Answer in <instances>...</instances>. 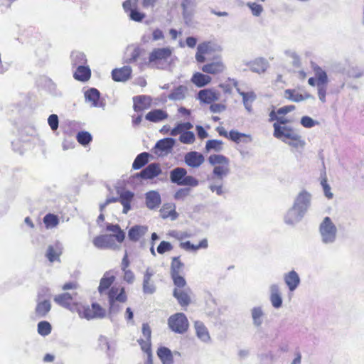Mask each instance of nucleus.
Here are the masks:
<instances>
[{
    "label": "nucleus",
    "instance_id": "f257e3e1",
    "mask_svg": "<svg viewBox=\"0 0 364 364\" xmlns=\"http://www.w3.org/2000/svg\"><path fill=\"white\" fill-rule=\"evenodd\" d=\"M173 63V49L170 47L154 48L149 53L147 65L154 69L165 70Z\"/></svg>",
    "mask_w": 364,
    "mask_h": 364
},
{
    "label": "nucleus",
    "instance_id": "f03ea898",
    "mask_svg": "<svg viewBox=\"0 0 364 364\" xmlns=\"http://www.w3.org/2000/svg\"><path fill=\"white\" fill-rule=\"evenodd\" d=\"M273 135L275 138L295 148L303 147L305 145V141L302 139L301 136L287 124L281 126L278 124H273Z\"/></svg>",
    "mask_w": 364,
    "mask_h": 364
},
{
    "label": "nucleus",
    "instance_id": "7ed1b4c3",
    "mask_svg": "<svg viewBox=\"0 0 364 364\" xmlns=\"http://www.w3.org/2000/svg\"><path fill=\"white\" fill-rule=\"evenodd\" d=\"M319 233L323 244L332 245L336 242L338 230L329 217H325L320 224Z\"/></svg>",
    "mask_w": 364,
    "mask_h": 364
},
{
    "label": "nucleus",
    "instance_id": "20e7f679",
    "mask_svg": "<svg viewBox=\"0 0 364 364\" xmlns=\"http://www.w3.org/2000/svg\"><path fill=\"white\" fill-rule=\"evenodd\" d=\"M114 283V272H107L101 279L98 291L101 295L107 294L110 309L114 306V287H111Z\"/></svg>",
    "mask_w": 364,
    "mask_h": 364
},
{
    "label": "nucleus",
    "instance_id": "39448f33",
    "mask_svg": "<svg viewBox=\"0 0 364 364\" xmlns=\"http://www.w3.org/2000/svg\"><path fill=\"white\" fill-rule=\"evenodd\" d=\"M295 109L296 107L293 105L284 106L279 108L277 110L273 109L269 114V122H274V124H278L279 126L289 124L291 120L287 118L285 115L295 110Z\"/></svg>",
    "mask_w": 364,
    "mask_h": 364
},
{
    "label": "nucleus",
    "instance_id": "423d86ee",
    "mask_svg": "<svg viewBox=\"0 0 364 364\" xmlns=\"http://www.w3.org/2000/svg\"><path fill=\"white\" fill-rule=\"evenodd\" d=\"M188 321L183 313H176L168 319V327L175 333H183L188 328Z\"/></svg>",
    "mask_w": 364,
    "mask_h": 364
},
{
    "label": "nucleus",
    "instance_id": "0eeeda50",
    "mask_svg": "<svg viewBox=\"0 0 364 364\" xmlns=\"http://www.w3.org/2000/svg\"><path fill=\"white\" fill-rule=\"evenodd\" d=\"M218 50H220V48L215 42L203 41L198 44L197 51L195 55L196 60L199 63H203L205 61V55H210Z\"/></svg>",
    "mask_w": 364,
    "mask_h": 364
},
{
    "label": "nucleus",
    "instance_id": "6e6552de",
    "mask_svg": "<svg viewBox=\"0 0 364 364\" xmlns=\"http://www.w3.org/2000/svg\"><path fill=\"white\" fill-rule=\"evenodd\" d=\"M216 132L220 136L225 137L235 143H248L252 141V137L249 134L240 133L236 130H231L228 132L224 127L219 126L216 128Z\"/></svg>",
    "mask_w": 364,
    "mask_h": 364
},
{
    "label": "nucleus",
    "instance_id": "1a4fd4ad",
    "mask_svg": "<svg viewBox=\"0 0 364 364\" xmlns=\"http://www.w3.org/2000/svg\"><path fill=\"white\" fill-rule=\"evenodd\" d=\"M138 1L139 0H126L123 3V8L132 21L142 22L146 18V14L139 9Z\"/></svg>",
    "mask_w": 364,
    "mask_h": 364
},
{
    "label": "nucleus",
    "instance_id": "9d476101",
    "mask_svg": "<svg viewBox=\"0 0 364 364\" xmlns=\"http://www.w3.org/2000/svg\"><path fill=\"white\" fill-rule=\"evenodd\" d=\"M175 142L173 138L160 139L152 149V152L158 157L166 156L168 154L171 153Z\"/></svg>",
    "mask_w": 364,
    "mask_h": 364
},
{
    "label": "nucleus",
    "instance_id": "9b49d317",
    "mask_svg": "<svg viewBox=\"0 0 364 364\" xmlns=\"http://www.w3.org/2000/svg\"><path fill=\"white\" fill-rule=\"evenodd\" d=\"M226 67L220 57H215L201 67V70L206 74L218 75L223 73Z\"/></svg>",
    "mask_w": 364,
    "mask_h": 364
},
{
    "label": "nucleus",
    "instance_id": "f8f14e48",
    "mask_svg": "<svg viewBox=\"0 0 364 364\" xmlns=\"http://www.w3.org/2000/svg\"><path fill=\"white\" fill-rule=\"evenodd\" d=\"M316 86L318 89V97L323 102H326V96L327 93L328 76L325 71L318 68L316 71Z\"/></svg>",
    "mask_w": 364,
    "mask_h": 364
},
{
    "label": "nucleus",
    "instance_id": "ddd939ff",
    "mask_svg": "<svg viewBox=\"0 0 364 364\" xmlns=\"http://www.w3.org/2000/svg\"><path fill=\"white\" fill-rule=\"evenodd\" d=\"M76 294H71L65 292L55 296L53 300L58 305L74 312L75 311V309H77V306L78 305L74 301V296Z\"/></svg>",
    "mask_w": 364,
    "mask_h": 364
},
{
    "label": "nucleus",
    "instance_id": "4468645a",
    "mask_svg": "<svg viewBox=\"0 0 364 364\" xmlns=\"http://www.w3.org/2000/svg\"><path fill=\"white\" fill-rule=\"evenodd\" d=\"M311 195L306 191H301L296 197L294 205L301 212L306 214L311 205Z\"/></svg>",
    "mask_w": 364,
    "mask_h": 364
},
{
    "label": "nucleus",
    "instance_id": "2eb2a0df",
    "mask_svg": "<svg viewBox=\"0 0 364 364\" xmlns=\"http://www.w3.org/2000/svg\"><path fill=\"white\" fill-rule=\"evenodd\" d=\"M119 198H115L123 206L122 213L126 214L131 209V203L134 198V193L127 190H118Z\"/></svg>",
    "mask_w": 364,
    "mask_h": 364
},
{
    "label": "nucleus",
    "instance_id": "dca6fc26",
    "mask_svg": "<svg viewBox=\"0 0 364 364\" xmlns=\"http://www.w3.org/2000/svg\"><path fill=\"white\" fill-rule=\"evenodd\" d=\"M114 202V196L109 197L105 203L100 204V210L101 213L98 216L97 219V223L98 225L102 228V231H109V232H114V224L112 223H104L105 220V215L103 214L104 208L106 207L107 205L113 203Z\"/></svg>",
    "mask_w": 364,
    "mask_h": 364
},
{
    "label": "nucleus",
    "instance_id": "f3484780",
    "mask_svg": "<svg viewBox=\"0 0 364 364\" xmlns=\"http://www.w3.org/2000/svg\"><path fill=\"white\" fill-rule=\"evenodd\" d=\"M191 290L189 287L185 289H174L173 296L181 306H187L191 303Z\"/></svg>",
    "mask_w": 364,
    "mask_h": 364
},
{
    "label": "nucleus",
    "instance_id": "a211bd4d",
    "mask_svg": "<svg viewBox=\"0 0 364 364\" xmlns=\"http://www.w3.org/2000/svg\"><path fill=\"white\" fill-rule=\"evenodd\" d=\"M154 271L148 267L144 273L143 279V292L146 294H152L156 291V286L151 280Z\"/></svg>",
    "mask_w": 364,
    "mask_h": 364
},
{
    "label": "nucleus",
    "instance_id": "6ab92c4d",
    "mask_svg": "<svg viewBox=\"0 0 364 364\" xmlns=\"http://www.w3.org/2000/svg\"><path fill=\"white\" fill-rule=\"evenodd\" d=\"M41 292H39L38 294L37 305L35 309V314L39 318L45 317L51 309L50 301L48 299L41 300Z\"/></svg>",
    "mask_w": 364,
    "mask_h": 364
},
{
    "label": "nucleus",
    "instance_id": "aec40b11",
    "mask_svg": "<svg viewBox=\"0 0 364 364\" xmlns=\"http://www.w3.org/2000/svg\"><path fill=\"white\" fill-rule=\"evenodd\" d=\"M220 95L213 89L201 90L198 93V99L200 102L205 104H212L213 102L219 100Z\"/></svg>",
    "mask_w": 364,
    "mask_h": 364
},
{
    "label": "nucleus",
    "instance_id": "412c9836",
    "mask_svg": "<svg viewBox=\"0 0 364 364\" xmlns=\"http://www.w3.org/2000/svg\"><path fill=\"white\" fill-rule=\"evenodd\" d=\"M284 280L290 291H295L301 282L298 273L294 270H291L284 274Z\"/></svg>",
    "mask_w": 364,
    "mask_h": 364
},
{
    "label": "nucleus",
    "instance_id": "4be33fe9",
    "mask_svg": "<svg viewBox=\"0 0 364 364\" xmlns=\"http://www.w3.org/2000/svg\"><path fill=\"white\" fill-rule=\"evenodd\" d=\"M62 254V247L60 243L56 242L54 245H48L45 256L51 263L60 262V257Z\"/></svg>",
    "mask_w": 364,
    "mask_h": 364
},
{
    "label": "nucleus",
    "instance_id": "5701e85b",
    "mask_svg": "<svg viewBox=\"0 0 364 364\" xmlns=\"http://www.w3.org/2000/svg\"><path fill=\"white\" fill-rule=\"evenodd\" d=\"M304 215V213L301 212L293 205L284 215V222L288 225H294L299 223L303 218Z\"/></svg>",
    "mask_w": 364,
    "mask_h": 364
},
{
    "label": "nucleus",
    "instance_id": "b1692460",
    "mask_svg": "<svg viewBox=\"0 0 364 364\" xmlns=\"http://www.w3.org/2000/svg\"><path fill=\"white\" fill-rule=\"evenodd\" d=\"M93 244L100 249L112 248L114 245V234L97 236L93 240Z\"/></svg>",
    "mask_w": 364,
    "mask_h": 364
},
{
    "label": "nucleus",
    "instance_id": "393cba45",
    "mask_svg": "<svg viewBox=\"0 0 364 364\" xmlns=\"http://www.w3.org/2000/svg\"><path fill=\"white\" fill-rule=\"evenodd\" d=\"M134 109L137 112H142L149 109L151 105V99L146 95L136 96L133 98Z\"/></svg>",
    "mask_w": 364,
    "mask_h": 364
},
{
    "label": "nucleus",
    "instance_id": "a878e982",
    "mask_svg": "<svg viewBox=\"0 0 364 364\" xmlns=\"http://www.w3.org/2000/svg\"><path fill=\"white\" fill-rule=\"evenodd\" d=\"M214 166L213 173L219 178H223L229 173L228 161H210Z\"/></svg>",
    "mask_w": 364,
    "mask_h": 364
},
{
    "label": "nucleus",
    "instance_id": "bb28decb",
    "mask_svg": "<svg viewBox=\"0 0 364 364\" xmlns=\"http://www.w3.org/2000/svg\"><path fill=\"white\" fill-rule=\"evenodd\" d=\"M270 289V301L272 306L275 309H279L282 306L283 300L279 291V287L277 284H272L269 287Z\"/></svg>",
    "mask_w": 364,
    "mask_h": 364
},
{
    "label": "nucleus",
    "instance_id": "cd10ccee",
    "mask_svg": "<svg viewBox=\"0 0 364 364\" xmlns=\"http://www.w3.org/2000/svg\"><path fill=\"white\" fill-rule=\"evenodd\" d=\"M191 81L196 87H202L210 84L212 81V78L208 75L200 72H196L193 74Z\"/></svg>",
    "mask_w": 364,
    "mask_h": 364
},
{
    "label": "nucleus",
    "instance_id": "c85d7f7f",
    "mask_svg": "<svg viewBox=\"0 0 364 364\" xmlns=\"http://www.w3.org/2000/svg\"><path fill=\"white\" fill-rule=\"evenodd\" d=\"M146 204L149 209L153 210L161 204L160 194L155 191H151L146 193Z\"/></svg>",
    "mask_w": 364,
    "mask_h": 364
},
{
    "label": "nucleus",
    "instance_id": "c756f323",
    "mask_svg": "<svg viewBox=\"0 0 364 364\" xmlns=\"http://www.w3.org/2000/svg\"><path fill=\"white\" fill-rule=\"evenodd\" d=\"M161 172V168L157 164H151L140 173V176L145 179H151Z\"/></svg>",
    "mask_w": 364,
    "mask_h": 364
},
{
    "label": "nucleus",
    "instance_id": "7c9ffc66",
    "mask_svg": "<svg viewBox=\"0 0 364 364\" xmlns=\"http://www.w3.org/2000/svg\"><path fill=\"white\" fill-rule=\"evenodd\" d=\"M194 327L197 337L203 342H208L210 340L208 331L204 323L200 321H195Z\"/></svg>",
    "mask_w": 364,
    "mask_h": 364
},
{
    "label": "nucleus",
    "instance_id": "2f4dec72",
    "mask_svg": "<svg viewBox=\"0 0 364 364\" xmlns=\"http://www.w3.org/2000/svg\"><path fill=\"white\" fill-rule=\"evenodd\" d=\"M91 76V70L88 66L78 65L74 73L73 77L75 80L81 82L87 81Z\"/></svg>",
    "mask_w": 364,
    "mask_h": 364
},
{
    "label": "nucleus",
    "instance_id": "473e14b6",
    "mask_svg": "<svg viewBox=\"0 0 364 364\" xmlns=\"http://www.w3.org/2000/svg\"><path fill=\"white\" fill-rule=\"evenodd\" d=\"M160 215L162 218H170L171 220H176L178 214L176 212L175 205L172 203L164 204L160 210Z\"/></svg>",
    "mask_w": 364,
    "mask_h": 364
},
{
    "label": "nucleus",
    "instance_id": "72a5a7b5",
    "mask_svg": "<svg viewBox=\"0 0 364 364\" xmlns=\"http://www.w3.org/2000/svg\"><path fill=\"white\" fill-rule=\"evenodd\" d=\"M168 114L166 111L156 109L148 112L145 118L146 120L152 122H159L168 118Z\"/></svg>",
    "mask_w": 364,
    "mask_h": 364
},
{
    "label": "nucleus",
    "instance_id": "f704fd0d",
    "mask_svg": "<svg viewBox=\"0 0 364 364\" xmlns=\"http://www.w3.org/2000/svg\"><path fill=\"white\" fill-rule=\"evenodd\" d=\"M284 97L289 100L299 102L308 99L310 95L299 93L295 89H287L284 91Z\"/></svg>",
    "mask_w": 364,
    "mask_h": 364
},
{
    "label": "nucleus",
    "instance_id": "c9c22d12",
    "mask_svg": "<svg viewBox=\"0 0 364 364\" xmlns=\"http://www.w3.org/2000/svg\"><path fill=\"white\" fill-rule=\"evenodd\" d=\"M147 230L148 228L146 226L135 225L129 230V239L132 241H137L146 234Z\"/></svg>",
    "mask_w": 364,
    "mask_h": 364
},
{
    "label": "nucleus",
    "instance_id": "e433bc0d",
    "mask_svg": "<svg viewBox=\"0 0 364 364\" xmlns=\"http://www.w3.org/2000/svg\"><path fill=\"white\" fill-rule=\"evenodd\" d=\"M208 246L207 239H203L198 245L191 244V242H181L180 247L186 251L196 252L200 249H206Z\"/></svg>",
    "mask_w": 364,
    "mask_h": 364
},
{
    "label": "nucleus",
    "instance_id": "4c0bfd02",
    "mask_svg": "<svg viewBox=\"0 0 364 364\" xmlns=\"http://www.w3.org/2000/svg\"><path fill=\"white\" fill-rule=\"evenodd\" d=\"M157 355L163 364H173V355L168 348L160 347L157 350Z\"/></svg>",
    "mask_w": 364,
    "mask_h": 364
},
{
    "label": "nucleus",
    "instance_id": "58836bf2",
    "mask_svg": "<svg viewBox=\"0 0 364 364\" xmlns=\"http://www.w3.org/2000/svg\"><path fill=\"white\" fill-rule=\"evenodd\" d=\"M187 172L183 168H176L170 172V178L172 183L181 186Z\"/></svg>",
    "mask_w": 364,
    "mask_h": 364
},
{
    "label": "nucleus",
    "instance_id": "ea45409f",
    "mask_svg": "<svg viewBox=\"0 0 364 364\" xmlns=\"http://www.w3.org/2000/svg\"><path fill=\"white\" fill-rule=\"evenodd\" d=\"M129 265V261L128 259L127 253L125 252L122 261V269L124 272V279L125 281H127L129 283H132L134 280V273L129 269H127V268Z\"/></svg>",
    "mask_w": 364,
    "mask_h": 364
},
{
    "label": "nucleus",
    "instance_id": "a19ab883",
    "mask_svg": "<svg viewBox=\"0 0 364 364\" xmlns=\"http://www.w3.org/2000/svg\"><path fill=\"white\" fill-rule=\"evenodd\" d=\"M100 92L96 88H90L85 92V101L91 102L92 107H98Z\"/></svg>",
    "mask_w": 364,
    "mask_h": 364
},
{
    "label": "nucleus",
    "instance_id": "79ce46f5",
    "mask_svg": "<svg viewBox=\"0 0 364 364\" xmlns=\"http://www.w3.org/2000/svg\"><path fill=\"white\" fill-rule=\"evenodd\" d=\"M251 315L254 326L257 328L260 327L263 323V318L264 315L262 307H254L251 310Z\"/></svg>",
    "mask_w": 364,
    "mask_h": 364
},
{
    "label": "nucleus",
    "instance_id": "37998d69",
    "mask_svg": "<svg viewBox=\"0 0 364 364\" xmlns=\"http://www.w3.org/2000/svg\"><path fill=\"white\" fill-rule=\"evenodd\" d=\"M187 92V87L183 85H179L171 92L169 99L173 100H181L185 98Z\"/></svg>",
    "mask_w": 364,
    "mask_h": 364
},
{
    "label": "nucleus",
    "instance_id": "c03bdc74",
    "mask_svg": "<svg viewBox=\"0 0 364 364\" xmlns=\"http://www.w3.org/2000/svg\"><path fill=\"white\" fill-rule=\"evenodd\" d=\"M193 127V124L189 122L178 123L173 129H172V130L170 132V134L171 136H177L178 134L181 135L183 132H188Z\"/></svg>",
    "mask_w": 364,
    "mask_h": 364
},
{
    "label": "nucleus",
    "instance_id": "a18cd8bd",
    "mask_svg": "<svg viewBox=\"0 0 364 364\" xmlns=\"http://www.w3.org/2000/svg\"><path fill=\"white\" fill-rule=\"evenodd\" d=\"M132 69L124 66L120 69H115V81H126L130 77Z\"/></svg>",
    "mask_w": 364,
    "mask_h": 364
},
{
    "label": "nucleus",
    "instance_id": "49530a36",
    "mask_svg": "<svg viewBox=\"0 0 364 364\" xmlns=\"http://www.w3.org/2000/svg\"><path fill=\"white\" fill-rule=\"evenodd\" d=\"M183 267L178 257H173L171 264V276L181 274Z\"/></svg>",
    "mask_w": 364,
    "mask_h": 364
},
{
    "label": "nucleus",
    "instance_id": "de8ad7c7",
    "mask_svg": "<svg viewBox=\"0 0 364 364\" xmlns=\"http://www.w3.org/2000/svg\"><path fill=\"white\" fill-rule=\"evenodd\" d=\"M75 311L78 313L80 318H85L87 320L95 318L92 306L90 308V306H79L77 305Z\"/></svg>",
    "mask_w": 364,
    "mask_h": 364
},
{
    "label": "nucleus",
    "instance_id": "09e8293b",
    "mask_svg": "<svg viewBox=\"0 0 364 364\" xmlns=\"http://www.w3.org/2000/svg\"><path fill=\"white\" fill-rule=\"evenodd\" d=\"M238 82L235 79L228 78L225 82L219 85L223 92L226 95H230L234 87H237Z\"/></svg>",
    "mask_w": 364,
    "mask_h": 364
},
{
    "label": "nucleus",
    "instance_id": "8fccbe9b",
    "mask_svg": "<svg viewBox=\"0 0 364 364\" xmlns=\"http://www.w3.org/2000/svg\"><path fill=\"white\" fill-rule=\"evenodd\" d=\"M71 60L73 65L76 67L80 65H85L87 62L85 55L83 53L79 51H75L72 53Z\"/></svg>",
    "mask_w": 364,
    "mask_h": 364
},
{
    "label": "nucleus",
    "instance_id": "3c124183",
    "mask_svg": "<svg viewBox=\"0 0 364 364\" xmlns=\"http://www.w3.org/2000/svg\"><path fill=\"white\" fill-rule=\"evenodd\" d=\"M77 141L82 146L88 145L92 140L91 134L87 131H81L77 134Z\"/></svg>",
    "mask_w": 364,
    "mask_h": 364
},
{
    "label": "nucleus",
    "instance_id": "603ef678",
    "mask_svg": "<svg viewBox=\"0 0 364 364\" xmlns=\"http://www.w3.org/2000/svg\"><path fill=\"white\" fill-rule=\"evenodd\" d=\"M43 223L47 228H53L59 223L58 217L53 213H48L43 218Z\"/></svg>",
    "mask_w": 364,
    "mask_h": 364
},
{
    "label": "nucleus",
    "instance_id": "864d4df0",
    "mask_svg": "<svg viewBox=\"0 0 364 364\" xmlns=\"http://www.w3.org/2000/svg\"><path fill=\"white\" fill-rule=\"evenodd\" d=\"M38 333L42 336L49 335L52 330V326L48 321H42L38 323Z\"/></svg>",
    "mask_w": 364,
    "mask_h": 364
},
{
    "label": "nucleus",
    "instance_id": "5fc2aeb1",
    "mask_svg": "<svg viewBox=\"0 0 364 364\" xmlns=\"http://www.w3.org/2000/svg\"><path fill=\"white\" fill-rule=\"evenodd\" d=\"M223 141L216 139L208 140L205 144V149L207 151H210V150H214L215 151H219L223 148Z\"/></svg>",
    "mask_w": 364,
    "mask_h": 364
},
{
    "label": "nucleus",
    "instance_id": "6e6d98bb",
    "mask_svg": "<svg viewBox=\"0 0 364 364\" xmlns=\"http://www.w3.org/2000/svg\"><path fill=\"white\" fill-rule=\"evenodd\" d=\"M175 286L174 289L187 288V283L185 278L181 274L171 276Z\"/></svg>",
    "mask_w": 364,
    "mask_h": 364
},
{
    "label": "nucleus",
    "instance_id": "4d7b16f0",
    "mask_svg": "<svg viewBox=\"0 0 364 364\" xmlns=\"http://www.w3.org/2000/svg\"><path fill=\"white\" fill-rule=\"evenodd\" d=\"M196 140L195 134L193 132L190 130L186 132L182 133V134L179 136V141L186 144H193Z\"/></svg>",
    "mask_w": 364,
    "mask_h": 364
},
{
    "label": "nucleus",
    "instance_id": "13d9d810",
    "mask_svg": "<svg viewBox=\"0 0 364 364\" xmlns=\"http://www.w3.org/2000/svg\"><path fill=\"white\" fill-rule=\"evenodd\" d=\"M48 123L53 131L57 130L59 126L58 115L55 114H50L48 118Z\"/></svg>",
    "mask_w": 364,
    "mask_h": 364
},
{
    "label": "nucleus",
    "instance_id": "bf43d9fd",
    "mask_svg": "<svg viewBox=\"0 0 364 364\" xmlns=\"http://www.w3.org/2000/svg\"><path fill=\"white\" fill-rule=\"evenodd\" d=\"M190 188H180L176 192L174 198L176 200H184L190 194Z\"/></svg>",
    "mask_w": 364,
    "mask_h": 364
},
{
    "label": "nucleus",
    "instance_id": "052dcab7",
    "mask_svg": "<svg viewBox=\"0 0 364 364\" xmlns=\"http://www.w3.org/2000/svg\"><path fill=\"white\" fill-rule=\"evenodd\" d=\"M172 249L173 246L170 242L166 241H162L157 247V252L159 254L162 255L166 252L172 250Z\"/></svg>",
    "mask_w": 364,
    "mask_h": 364
},
{
    "label": "nucleus",
    "instance_id": "680f3d73",
    "mask_svg": "<svg viewBox=\"0 0 364 364\" xmlns=\"http://www.w3.org/2000/svg\"><path fill=\"white\" fill-rule=\"evenodd\" d=\"M92 306L94 312V318H103L105 316V310L98 304L92 303Z\"/></svg>",
    "mask_w": 364,
    "mask_h": 364
},
{
    "label": "nucleus",
    "instance_id": "e2e57ef3",
    "mask_svg": "<svg viewBox=\"0 0 364 364\" xmlns=\"http://www.w3.org/2000/svg\"><path fill=\"white\" fill-rule=\"evenodd\" d=\"M317 124V122L309 116H304L301 119V124L305 128H311Z\"/></svg>",
    "mask_w": 364,
    "mask_h": 364
},
{
    "label": "nucleus",
    "instance_id": "0e129e2a",
    "mask_svg": "<svg viewBox=\"0 0 364 364\" xmlns=\"http://www.w3.org/2000/svg\"><path fill=\"white\" fill-rule=\"evenodd\" d=\"M140 346H141V350L145 353H146L147 355L148 354H151V340H147V339H139L138 341Z\"/></svg>",
    "mask_w": 364,
    "mask_h": 364
},
{
    "label": "nucleus",
    "instance_id": "69168bd1",
    "mask_svg": "<svg viewBox=\"0 0 364 364\" xmlns=\"http://www.w3.org/2000/svg\"><path fill=\"white\" fill-rule=\"evenodd\" d=\"M198 185V181L191 176H185L181 186H189L196 187Z\"/></svg>",
    "mask_w": 364,
    "mask_h": 364
},
{
    "label": "nucleus",
    "instance_id": "338daca9",
    "mask_svg": "<svg viewBox=\"0 0 364 364\" xmlns=\"http://www.w3.org/2000/svg\"><path fill=\"white\" fill-rule=\"evenodd\" d=\"M321 185L323 188L324 195L328 198L331 199L333 198V193L331 191V187L327 183V180L326 178H322L321 181Z\"/></svg>",
    "mask_w": 364,
    "mask_h": 364
},
{
    "label": "nucleus",
    "instance_id": "774afa93",
    "mask_svg": "<svg viewBox=\"0 0 364 364\" xmlns=\"http://www.w3.org/2000/svg\"><path fill=\"white\" fill-rule=\"evenodd\" d=\"M248 6L251 9L253 15L256 16H259L263 10L262 6L255 2L248 4Z\"/></svg>",
    "mask_w": 364,
    "mask_h": 364
}]
</instances>
